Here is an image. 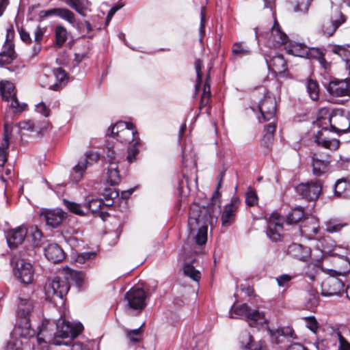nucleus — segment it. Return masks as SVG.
I'll return each instance as SVG.
<instances>
[{
	"label": "nucleus",
	"instance_id": "1",
	"mask_svg": "<svg viewBox=\"0 0 350 350\" xmlns=\"http://www.w3.org/2000/svg\"><path fill=\"white\" fill-rule=\"evenodd\" d=\"M223 174L218 183L217 189L212 196L213 202L208 206H200L193 204L190 206L188 215V228L189 230L187 242L183 248L185 253L199 254L202 252V246L207 241L208 226H213L217 221L219 205L217 200L220 196L219 189L221 185Z\"/></svg>",
	"mask_w": 350,
	"mask_h": 350
},
{
	"label": "nucleus",
	"instance_id": "2",
	"mask_svg": "<svg viewBox=\"0 0 350 350\" xmlns=\"http://www.w3.org/2000/svg\"><path fill=\"white\" fill-rule=\"evenodd\" d=\"M317 124L321 130L317 133L315 142L323 147L329 150H336L339 148L340 141L336 139H329L326 133L330 131L336 132L338 135L350 131V121L344 114L342 109H334L327 118L319 117Z\"/></svg>",
	"mask_w": 350,
	"mask_h": 350
},
{
	"label": "nucleus",
	"instance_id": "3",
	"mask_svg": "<svg viewBox=\"0 0 350 350\" xmlns=\"http://www.w3.org/2000/svg\"><path fill=\"white\" fill-rule=\"evenodd\" d=\"M70 284L65 277L49 279L44 286L46 299L55 306L63 304L64 297L68 293Z\"/></svg>",
	"mask_w": 350,
	"mask_h": 350
},
{
	"label": "nucleus",
	"instance_id": "4",
	"mask_svg": "<svg viewBox=\"0 0 350 350\" xmlns=\"http://www.w3.org/2000/svg\"><path fill=\"white\" fill-rule=\"evenodd\" d=\"M229 317L232 319L245 317L250 327L267 325L265 314L258 310H252L246 304L237 306L233 305L230 310Z\"/></svg>",
	"mask_w": 350,
	"mask_h": 350
},
{
	"label": "nucleus",
	"instance_id": "5",
	"mask_svg": "<svg viewBox=\"0 0 350 350\" xmlns=\"http://www.w3.org/2000/svg\"><path fill=\"white\" fill-rule=\"evenodd\" d=\"M55 323L47 319L42 321L37 327L36 341L55 345H68L67 341H61L57 338V331L54 332Z\"/></svg>",
	"mask_w": 350,
	"mask_h": 350
},
{
	"label": "nucleus",
	"instance_id": "6",
	"mask_svg": "<svg viewBox=\"0 0 350 350\" xmlns=\"http://www.w3.org/2000/svg\"><path fill=\"white\" fill-rule=\"evenodd\" d=\"M113 138L123 144H131L139 140L138 134L131 123L118 122L111 128Z\"/></svg>",
	"mask_w": 350,
	"mask_h": 350
},
{
	"label": "nucleus",
	"instance_id": "7",
	"mask_svg": "<svg viewBox=\"0 0 350 350\" xmlns=\"http://www.w3.org/2000/svg\"><path fill=\"white\" fill-rule=\"evenodd\" d=\"M83 328L81 323H72L61 317L56 323L57 338L61 341H67L69 345L82 332Z\"/></svg>",
	"mask_w": 350,
	"mask_h": 350
},
{
	"label": "nucleus",
	"instance_id": "8",
	"mask_svg": "<svg viewBox=\"0 0 350 350\" xmlns=\"http://www.w3.org/2000/svg\"><path fill=\"white\" fill-rule=\"evenodd\" d=\"M317 350H350V343L336 330L317 342Z\"/></svg>",
	"mask_w": 350,
	"mask_h": 350
},
{
	"label": "nucleus",
	"instance_id": "9",
	"mask_svg": "<svg viewBox=\"0 0 350 350\" xmlns=\"http://www.w3.org/2000/svg\"><path fill=\"white\" fill-rule=\"evenodd\" d=\"M263 90V98H262L258 103V110L260 113V116L258 118L260 122L269 121L275 118L276 113V101L273 95L269 92Z\"/></svg>",
	"mask_w": 350,
	"mask_h": 350
},
{
	"label": "nucleus",
	"instance_id": "10",
	"mask_svg": "<svg viewBox=\"0 0 350 350\" xmlns=\"http://www.w3.org/2000/svg\"><path fill=\"white\" fill-rule=\"evenodd\" d=\"M120 154L116 152L113 147H107L105 161L108 163L107 168V181L111 185H118L120 182V176L118 171Z\"/></svg>",
	"mask_w": 350,
	"mask_h": 350
},
{
	"label": "nucleus",
	"instance_id": "11",
	"mask_svg": "<svg viewBox=\"0 0 350 350\" xmlns=\"http://www.w3.org/2000/svg\"><path fill=\"white\" fill-rule=\"evenodd\" d=\"M346 21L338 5L332 6V13L329 20L324 21L321 27L322 33L327 36H332L337 29Z\"/></svg>",
	"mask_w": 350,
	"mask_h": 350
},
{
	"label": "nucleus",
	"instance_id": "12",
	"mask_svg": "<svg viewBox=\"0 0 350 350\" xmlns=\"http://www.w3.org/2000/svg\"><path fill=\"white\" fill-rule=\"evenodd\" d=\"M13 273L21 282L30 284L33 281L34 275L33 266L23 258H18L14 261Z\"/></svg>",
	"mask_w": 350,
	"mask_h": 350
},
{
	"label": "nucleus",
	"instance_id": "13",
	"mask_svg": "<svg viewBox=\"0 0 350 350\" xmlns=\"http://www.w3.org/2000/svg\"><path fill=\"white\" fill-rule=\"evenodd\" d=\"M296 191L308 201L317 200L322 191V184L320 180H311L306 183L299 184Z\"/></svg>",
	"mask_w": 350,
	"mask_h": 350
},
{
	"label": "nucleus",
	"instance_id": "14",
	"mask_svg": "<svg viewBox=\"0 0 350 350\" xmlns=\"http://www.w3.org/2000/svg\"><path fill=\"white\" fill-rule=\"evenodd\" d=\"M56 15L71 24L74 27L81 29L82 23L76 21L75 14L70 10L66 8H53L47 10H42L39 13V17L41 19Z\"/></svg>",
	"mask_w": 350,
	"mask_h": 350
},
{
	"label": "nucleus",
	"instance_id": "15",
	"mask_svg": "<svg viewBox=\"0 0 350 350\" xmlns=\"http://www.w3.org/2000/svg\"><path fill=\"white\" fill-rule=\"evenodd\" d=\"M125 299L130 308L135 310H143L146 304V294L141 288H132L125 294Z\"/></svg>",
	"mask_w": 350,
	"mask_h": 350
},
{
	"label": "nucleus",
	"instance_id": "16",
	"mask_svg": "<svg viewBox=\"0 0 350 350\" xmlns=\"http://www.w3.org/2000/svg\"><path fill=\"white\" fill-rule=\"evenodd\" d=\"M344 291V284L338 278L328 276L321 284V295L325 297L338 295Z\"/></svg>",
	"mask_w": 350,
	"mask_h": 350
},
{
	"label": "nucleus",
	"instance_id": "17",
	"mask_svg": "<svg viewBox=\"0 0 350 350\" xmlns=\"http://www.w3.org/2000/svg\"><path fill=\"white\" fill-rule=\"evenodd\" d=\"M284 219L277 213H273L267 221V235L273 241L280 239L283 230Z\"/></svg>",
	"mask_w": 350,
	"mask_h": 350
},
{
	"label": "nucleus",
	"instance_id": "18",
	"mask_svg": "<svg viewBox=\"0 0 350 350\" xmlns=\"http://www.w3.org/2000/svg\"><path fill=\"white\" fill-rule=\"evenodd\" d=\"M327 90L332 96H350V79H333L328 83Z\"/></svg>",
	"mask_w": 350,
	"mask_h": 350
},
{
	"label": "nucleus",
	"instance_id": "19",
	"mask_svg": "<svg viewBox=\"0 0 350 350\" xmlns=\"http://www.w3.org/2000/svg\"><path fill=\"white\" fill-rule=\"evenodd\" d=\"M100 156L96 152L86 153L83 161H80L72 169L73 178L78 182L82 178L88 167L91 166L99 160Z\"/></svg>",
	"mask_w": 350,
	"mask_h": 350
},
{
	"label": "nucleus",
	"instance_id": "20",
	"mask_svg": "<svg viewBox=\"0 0 350 350\" xmlns=\"http://www.w3.org/2000/svg\"><path fill=\"white\" fill-rule=\"evenodd\" d=\"M66 216L67 214L61 208L44 210L40 213V217L45 221L46 224L53 228L59 227Z\"/></svg>",
	"mask_w": 350,
	"mask_h": 350
},
{
	"label": "nucleus",
	"instance_id": "21",
	"mask_svg": "<svg viewBox=\"0 0 350 350\" xmlns=\"http://www.w3.org/2000/svg\"><path fill=\"white\" fill-rule=\"evenodd\" d=\"M240 200L237 198L232 199L230 204L224 206L221 216V226L224 228L231 226L235 220V214L239 208Z\"/></svg>",
	"mask_w": 350,
	"mask_h": 350
},
{
	"label": "nucleus",
	"instance_id": "22",
	"mask_svg": "<svg viewBox=\"0 0 350 350\" xmlns=\"http://www.w3.org/2000/svg\"><path fill=\"white\" fill-rule=\"evenodd\" d=\"M109 199H107V203H105L103 200L98 198H92L90 197H88L85 199V214L88 213L89 211H91L93 213H96L99 212L100 210L102 209L103 206H111L113 204L112 199L116 198L118 196V193L115 191H111L109 194Z\"/></svg>",
	"mask_w": 350,
	"mask_h": 350
},
{
	"label": "nucleus",
	"instance_id": "23",
	"mask_svg": "<svg viewBox=\"0 0 350 350\" xmlns=\"http://www.w3.org/2000/svg\"><path fill=\"white\" fill-rule=\"evenodd\" d=\"M318 220L314 217H306L300 226V232L303 236L312 239L319 232Z\"/></svg>",
	"mask_w": 350,
	"mask_h": 350
},
{
	"label": "nucleus",
	"instance_id": "24",
	"mask_svg": "<svg viewBox=\"0 0 350 350\" xmlns=\"http://www.w3.org/2000/svg\"><path fill=\"white\" fill-rule=\"evenodd\" d=\"M269 44L273 47H278L281 45H286L288 44V36L284 33L278 24L275 21L271 29V35L269 39Z\"/></svg>",
	"mask_w": 350,
	"mask_h": 350
},
{
	"label": "nucleus",
	"instance_id": "25",
	"mask_svg": "<svg viewBox=\"0 0 350 350\" xmlns=\"http://www.w3.org/2000/svg\"><path fill=\"white\" fill-rule=\"evenodd\" d=\"M27 234V229L25 227L21 226L12 229L6 233L7 243L10 248H16L24 241Z\"/></svg>",
	"mask_w": 350,
	"mask_h": 350
},
{
	"label": "nucleus",
	"instance_id": "26",
	"mask_svg": "<svg viewBox=\"0 0 350 350\" xmlns=\"http://www.w3.org/2000/svg\"><path fill=\"white\" fill-rule=\"evenodd\" d=\"M286 253L301 261H306L311 255L310 248L298 243L288 245Z\"/></svg>",
	"mask_w": 350,
	"mask_h": 350
},
{
	"label": "nucleus",
	"instance_id": "27",
	"mask_svg": "<svg viewBox=\"0 0 350 350\" xmlns=\"http://www.w3.org/2000/svg\"><path fill=\"white\" fill-rule=\"evenodd\" d=\"M46 258L53 263H58L65 258L63 250L56 243H49L44 248Z\"/></svg>",
	"mask_w": 350,
	"mask_h": 350
},
{
	"label": "nucleus",
	"instance_id": "28",
	"mask_svg": "<svg viewBox=\"0 0 350 350\" xmlns=\"http://www.w3.org/2000/svg\"><path fill=\"white\" fill-rule=\"evenodd\" d=\"M268 67L275 73L282 74L287 70L286 62L281 55L265 58Z\"/></svg>",
	"mask_w": 350,
	"mask_h": 350
},
{
	"label": "nucleus",
	"instance_id": "29",
	"mask_svg": "<svg viewBox=\"0 0 350 350\" xmlns=\"http://www.w3.org/2000/svg\"><path fill=\"white\" fill-rule=\"evenodd\" d=\"M312 159V172L316 176H320L329 170L330 160L328 156L325 159H320L314 154Z\"/></svg>",
	"mask_w": 350,
	"mask_h": 350
},
{
	"label": "nucleus",
	"instance_id": "30",
	"mask_svg": "<svg viewBox=\"0 0 350 350\" xmlns=\"http://www.w3.org/2000/svg\"><path fill=\"white\" fill-rule=\"evenodd\" d=\"M285 49L288 53L300 57L310 58V51L308 48L304 44L295 42H289L285 46Z\"/></svg>",
	"mask_w": 350,
	"mask_h": 350
},
{
	"label": "nucleus",
	"instance_id": "31",
	"mask_svg": "<svg viewBox=\"0 0 350 350\" xmlns=\"http://www.w3.org/2000/svg\"><path fill=\"white\" fill-rule=\"evenodd\" d=\"M14 334L23 338H31L37 336V330L31 327L29 318L22 319L18 325L14 329Z\"/></svg>",
	"mask_w": 350,
	"mask_h": 350
},
{
	"label": "nucleus",
	"instance_id": "32",
	"mask_svg": "<svg viewBox=\"0 0 350 350\" xmlns=\"http://www.w3.org/2000/svg\"><path fill=\"white\" fill-rule=\"evenodd\" d=\"M271 341L275 344L283 342L284 339L286 337H293V330L289 327L278 328L275 330L268 329Z\"/></svg>",
	"mask_w": 350,
	"mask_h": 350
},
{
	"label": "nucleus",
	"instance_id": "33",
	"mask_svg": "<svg viewBox=\"0 0 350 350\" xmlns=\"http://www.w3.org/2000/svg\"><path fill=\"white\" fill-rule=\"evenodd\" d=\"M63 1L83 17L86 16V12L90 11V3L88 0H63Z\"/></svg>",
	"mask_w": 350,
	"mask_h": 350
},
{
	"label": "nucleus",
	"instance_id": "34",
	"mask_svg": "<svg viewBox=\"0 0 350 350\" xmlns=\"http://www.w3.org/2000/svg\"><path fill=\"white\" fill-rule=\"evenodd\" d=\"M334 195L336 198L350 196V183L345 178L338 179L334 185Z\"/></svg>",
	"mask_w": 350,
	"mask_h": 350
},
{
	"label": "nucleus",
	"instance_id": "35",
	"mask_svg": "<svg viewBox=\"0 0 350 350\" xmlns=\"http://www.w3.org/2000/svg\"><path fill=\"white\" fill-rule=\"evenodd\" d=\"M18 128L21 130H27L32 132L40 133L42 130L46 129L48 126V122L44 121L42 125L38 121L27 120L20 122L18 124Z\"/></svg>",
	"mask_w": 350,
	"mask_h": 350
},
{
	"label": "nucleus",
	"instance_id": "36",
	"mask_svg": "<svg viewBox=\"0 0 350 350\" xmlns=\"http://www.w3.org/2000/svg\"><path fill=\"white\" fill-rule=\"evenodd\" d=\"M14 85L9 81H0V92L3 99L9 101L10 97L15 96Z\"/></svg>",
	"mask_w": 350,
	"mask_h": 350
},
{
	"label": "nucleus",
	"instance_id": "37",
	"mask_svg": "<svg viewBox=\"0 0 350 350\" xmlns=\"http://www.w3.org/2000/svg\"><path fill=\"white\" fill-rule=\"evenodd\" d=\"M250 48L242 42H235L232 46V54L234 57L242 58L250 55Z\"/></svg>",
	"mask_w": 350,
	"mask_h": 350
},
{
	"label": "nucleus",
	"instance_id": "38",
	"mask_svg": "<svg viewBox=\"0 0 350 350\" xmlns=\"http://www.w3.org/2000/svg\"><path fill=\"white\" fill-rule=\"evenodd\" d=\"M33 304L31 300L27 299H20L18 304V314L21 319L29 318L33 311Z\"/></svg>",
	"mask_w": 350,
	"mask_h": 350
},
{
	"label": "nucleus",
	"instance_id": "39",
	"mask_svg": "<svg viewBox=\"0 0 350 350\" xmlns=\"http://www.w3.org/2000/svg\"><path fill=\"white\" fill-rule=\"evenodd\" d=\"M325 225L327 232L334 233L340 232L343 227L347 226V224L339 219L332 218L325 221Z\"/></svg>",
	"mask_w": 350,
	"mask_h": 350
},
{
	"label": "nucleus",
	"instance_id": "40",
	"mask_svg": "<svg viewBox=\"0 0 350 350\" xmlns=\"http://www.w3.org/2000/svg\"><path fill=\"white\" fill-rule=\"evenodd\" d=\"M63 204L65 207L73 214L78 215H85V204H78L66 199L63 200Z\"/></svg>",
	"mask_w": 350,
	"mask_h": 350
},
{
	"label": "nucleus",
	"instance_id": "41",
	"mask_svg": "<svg viewBox=\"0 0 350 350\" xmlns=\"http://www.w3.org/2000/svg\"><path fill=\"white\" fill-rule=\"evenodd\" d=\"M210 75L207 74L204 84L203 92L201 96L199 109L202 110L204 107L207 106L211 97Z\"/></svg>",
	"mask_w": 350,
	"mask_h": 350
},
{
	"label": "nucleus",
	"instance_id": "42",
	"mask_svg": "<svg viewBox=\"0 0 350 350\" xmlns=\"http://www.w3.org/2000/svg\"><path fill=\"white\" fill-rule=\"evenodd\" d=\"M321 271H323L322 262L321 260L318 259L311 262L307 265L306 274L310 280H314L316 275Z\"/></svg>",
	"mask_w": 350,
	"mask_h": 350
},
{
	"label": "nucleus",
	"instance_id": "43",
	"mask_svg": "<svg viewBox=\"0 0 350 350\" xmlns=\"http://www.w3.org/2000/svg\"><path fill=\"white\" fill-rule=\"evenodd\" d=\"M195 261L196 260L193 259L191 263H185L183 271L185 275L189 277L193 281L198 282L201 278V273L193 265Z\"/></svg>",
	"mask_w": 350,
	"mask_h": 350
},
{
	"label": "nucleus",
	"instance_id": "44",
	"mask_svg": "<svg viewBox=\"0 0 350 350\" xmlns=\"http://www.w3.org/2000/svg\"><path fill=\"white\" fill-rule=\"evenodd\" d=\"M306 90L309 96L312 100H317L319 96V88L317 82L312 79H308Z\"/></svg>",
	"mask_w": 350,
	"mask_h": 350
},
{
	"label": "nucleus",
	"instance_id": "45",
	"mask_svg": "<svg viewBox=\"0 0 350 350\" xmlns=\"http://www.w3.org/2000/svg\"><path fill=\"white\" fill-rule=\"evenodd\" d=\"M16 57L15 52L13 46L11 45L8 46V50L0 53V64L1 66L8 65L12 63V62Z\"/></svg>",
	"mask_w": 350,
	"mask_h": 350
},
{
	"label": "nucleus",
	"instance_id": "46",
	"mask_svg": "<svg viewBox=\"0 0 350 350\" xmlns=\"http://www.w3.org/2000/svg\"><path fill=\"white\" fill-rule=\"evenodd\" d=\"M333 52L338 54L345 61L346 68L349 70L350 75V51L346 49L342 46H334Z\"/></svg>",
	"mask_w": 350,
	"mask_h": 350
},
{
	"label": "nucleus",
	"instance_id": "47",
	"mask_svg": "<svg viewBox=\"0 0 350 350\" xmlns=\"http://www.w3.org/2000/svg\"><path fill=\"white\" fill-rule=\"evenodd\" d=\"M304 216V209L302 208H296L290 213L286 218L288 224H293L301 220Z\"/></svg>",
	"mask_w": 350,
	"mask_h": 350
},
{
	"label": "nucleus",
	"instance_id": "48",
	"mask_svg": "<svg viewBox=\"0 0 350 350\" xmlns=\"http://www.w3.org/2000/svg\"><path fill=\"white\" fill-rule=\"evenodd\" d=\"M312 0H291V3L294 6L295 12L306 13Z\"/></svg>",
	"mask_w": 350,
	"mask_h": 350
},
{
	"label": "nucleus",
	"instance_id": "49",
	"mask_svg": "<svg viewBox=\"0 0 350 350\" xmlns=\"http://www.w3.org/2000/svg\"><path fill=\"white\" fill-rule=\"evenodd\" d=\"M56 46L61 47L67 40V31L62 25H57L55 28Z\"/></svg>",
	"mask_w": 350,
	"mask_h": 350
},
{
	"label": "nucleus",
	"instance_id": "50",
	"mask_svg": "<svg viewBox=\"0 0 350 350\" xmlns=\"http://www.w3.org/2000/svg\"><path fill=\"white\" fill-rule=\"evenodd\" d=\"M252 342V339L251 334L247 331L243 332L240 336V342L241 343V345L246 349L257 350L256 347H254Z\"/></svg>",
	"mask_w": 350,
	"mask_h": 350
},
{
	"label": "nucleus",
	"instance_id": "51",
	"mask_svg": "<svg viewBox=\"0 0 350 350\" xmlns=\"http://www.w3.org/2000/svg\"><path fill=\"white\" fill-rule=\"evenodd\" d=\"M203 67V63L200 59H197L195 62V69L196 72V83L195 85L196 92L198 93L200 91L202 81V73L201 72V69Z\"/></svg>",
	"mask_w": 350,
	"mask_h": 350
},
{
	"label": "nucleus",
	"instance_id": "52",
	"mask_svg": "<svg viewBox=\"0 0 350 350\" xmlns=\"http://www.w3.org/2000/svg\"><path fill=\"white\" fill-rule=\"evenodd\" d=\"M5 350H23V342L19 338H12Z\"/></svg>",
	"mask_w": 350,
	"mask_h": 350
},
{
	"label": "nucleus",
	"instance_id": "53",
	"mask_svg": "<svg viewBox=\"0 0 350 350\" xmlns=\"http://www.w3.org/2000/svg\"><path fill=\"white\" fill-rule=\"evenodd\" d=\"M126 334L130 341L133 342H137L139 340L141 337V327L134 329H126Z\"/></svg>",
	"mask_w": 350,
	"mask_h": 350
},
{
	"label": "nucleus",
	"instance_id": "54",
	"mask_svg": "<svg viewBox=\"0 0 350 350\" xmlns=\"http://www.w3.org/2000/svg\"><path fill=\"white\" fill-rule=\"evenodd\" d=\"M306 327L313 333H317L319 326L316 318L313 316L305 318Z\"/></svg>",
	"mask_w": 350,
	"mask_h": 350
},
{
	"label": "nucleus",
	"instance_id": "55",
	"mask_svg": "<svg viewBox=\"0 0 350 350\" xmlns=\"http://www.w3.org/2000/svg\"><path fill=\"white\" fill-rule=\"evenodd\" d=\"M258 197L256 192L251 188L246 193L245 202L248 206H252L257 204Z\"/></svg>",
	"mask_w": 350,
	"mask_h": 350
},
{
	"label": "nucleus",
	"instance_id": "56",
	"mask_svg": "<svg viewBox=\"0 0 350 350\" xmlns=\"http://www.w3.org/2000/svg\"><path fill=\"white\" fill-rule=\"evenodd\" d=\"M138 143V140L133 142V146L128 149L127 159L129 163L133 162L135 159V157L139 153V150L137 148Z\"/></svg>",
	"mask_w": 350,
	"mask_h": 350
},
{
	"label": "nucleus",
	"instance_id": "57",
	"mask_svg": "<svg viewBox=\"0 0 350 350\" xmlns=\"http://www.w3.org/2000/svg\"><path fill=\"white\" fill-rule=\"evenodd\" d=\"M292 280V276L288 274H282L276 278L278 285L281 287H286L288 286L289 282Z\"/></svg>",
	"mask_w": 350,
	"mask_h": 350
},
{
	"label": "nucleus",
	"instance_id": "58",
	"mask_svg": "<svg viewBox=\"0 0 350 350\" xmlns=\"http://www.w3.org/2000/svg\"><path fill=\"white\" fill-rule=\"evenodd\" d=\"M36 111L44 117L49 116L50 113V109L42 102L36 105Z\"/></svg>",
	"mask_w": 350,
	"mask_h": 350
},
{
	"label": "nucleus",
	"instance_id": "59",
	"mask_svg": "<svg viewBox=\"0 0 350 350\" xmlns=\"http://www.w3.org/2000/svg\"><path fill=\"white\" fill-rule=\"evenodd\" d=\"M9 146V137L7 134V126L5 125V134L2 143L0 145V152H6Z\"/></svg>",
	"mask_w": 350,
	"mask_h": 350
},
{
	"label": "nucleus",
	"instance_id": "60",
	"mask_svg": "<svg viewBox=\"0 0 350 350\" xmlns=\"http://www.w3.org/2000/svg\"><path fill=\"white\" fill-rule=\"evenodd\" d=\"M44 31V29L40 26L36 27L34 30V40L36 42H41Z\"/></svg>",
	"mask_w": 350,
	"mask_h": 350
},
{
	"label": "nucleus",
	"instance_id": "61",
	"mask_svg": "<svg viewBox=\"0 0 350 350\" xmlns=\"http://www.w3.org/2000/svg\"><path fill=\"white\" fill-rule=\"evenodd\" d=\"M56 79L59 81H63L66 77V72L61 68H57L53 70Z\"/></svg>",
	"mask_w": 350,
	"mask_h": 350
},
{
	"label": "nucleus",
	"instance_id": "62",
	"mask_svg": "<svg viewBox=\"0 0 350 350\" xmlns=\"http://www.w3.org/2000/svg\"><path fill=\"white\" fill-rule=\"evenodd\" d=\"M11 100L10 107L16 110V111H21L24 109L23 107H21L16 98V95L13 97H10Z\"/></svg>",
	"mask_w": 350,
	"mask_h": 350
},
{
	"label": "nucleus",
	"instance_id": "63",
	"mask_svg": "<svg viewBox=\"0 0 350 350\" xmlns=\"http://www.w3.org/2000/svg\"><path fill=\"white\" fill-rule=\"evenodd\" d=\"M94 256V254L93 253H83L77 256L76 261L79 263H84L87 259H90Z\"/></svg>",
	"mask_w": 350,
	"mask_h": 350
},
{
	"label": "nucleus",
	"instance_id": "64",
	"mask_svg": "<svg viewBox=\"0 0 350 350\" xmlns=\"http://www.w3.org/2000/svg\"><path fill=\"white\" fill-rule=\"evenodd\" d=\"M19 33H20L21 38L24 42H25L27 44H29L31 42V39L29 33L28 32H27L25 30L21 29L20 30Z\"/></svg>",
	"mask_w": 350,
	"mask_h": 350
}]
</instances>
